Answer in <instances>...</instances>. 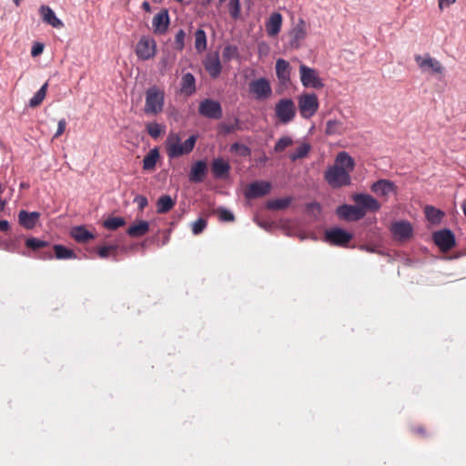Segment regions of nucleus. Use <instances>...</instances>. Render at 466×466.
Masks as SVG:
<instances>
[{
    "instance_id": "48",
    "label": "nucleus",
    "mask_w": 466,
    "mask_h": 466,
    "mask_svg": "<svg viewBox=\"0 0 466 466\" xmlns=\"http://www.w3.org/2000/svg\"><path fill=\"white\" fill-rule=\"evenodd\" d=\"M147 131L153 138H157L163 132L162 127L157 123H149L147 125Z\"/></svg>"
},
{
    "instance_id": "62",
    "label": "nucleus",
    "mask_w": 466,
    "mask_h": 466,
    "mask_svg": "<svg viewBox=\"0 0 466 466\" xmlns=\"http://www.w3.org/2000/svg\"><path fill=\"white\" fill-rule=\"evenodd\" d=\"M225 1H226V0H219V2H220V3H223V2H225Z\"/></svg>"
},
{
    "instance_id": "49",
    "label": "nucleus",
    "mask_w": 466,
    "mask_h": 466,
    "mask_svg": "<svg viewBox=\"0 0 466 466\" xmlns=\"http://www.w3.org/2000/svg\"><path fill=\"white\" fill-rule=\"evenodd\" d=\"M186 33L183 29L177 31L175 36V47L178 51H182L185 47Z\"/></svg>"
},
{
    "instance_id": "30",
    "label": "nucleus",
    "mask_w": 466,
    "mask_h": 466,
    "mask_svg": "<svg viewBox=\"0 0 466 466\" xmlns=\"http://www.w3.org/2000/svg\"><path fill=\"white\" fill-rule=\"evenodd\" d=\"M306 35L305 22L299 20V22L290 31V36L292 38L290 44L292 46H299V41L303 39Z\"/></svg>"
},
{
    "instance_id": "54",
    "label": "nucleus",
    "mask_w": 466,
    "mask_h": 466,
    "mask_svg": "<svg viewBox=\"0 0 466 466\" xmlns=\"http://www.w3.org/2000/svg\"><path fill=\"white\" fill-rule=\"evenodd\" d=\"M412 432L419 435V436H421V437H427L428 436V433L425 430V428L423 426H414L412 428Z\"/></svg>"
},
{
    "instance_id": "18",
    "label": "nucleus",
    "mask_w": 466,
    "mask_h": 466,
    "mask_svg": "<svg viewBox=\"0 0 466 466\" xmlns=\"http://www.w3.org/2000/svg\"><path fill=\"white\" fill-rule=\"evenodd\" d=\"M206 71L212 78H217L222 70V66L218 53L209 54L204 60Z\"/></svg>"
},
{
    "instance_id": "50",
    "label": "nucleus",
    "mask_w": 466,
    "mask_h": 466,
    "mask_svg": "<svg viewBox=\"0 0 466 466\" xmlns=\"http://www.w3.org/2000/svg\"><path fill=\"white\" fill-rule=\"evenodd\" d=\"M218 216H219V219L221 221H225V222H232L234 221L235 219V217L234 215L232 214V212H230L229 210L228 209H225V208H219L218 210Z\"/></svg>"
},
{
    "instance_id": "59",
    "label": "nucleus",
    "mask_w": 466,
    "mask_h": 466,
    "mask_svg": "<svg viewBox=\"0 0 466 466\" xmlns=\"http://www.w3.org/2000/svg\"><path fill=\"white\" fill-rule=\"evenodd\" d=\"M143 6L145 9H149V4L147 2H144Z\"/></svg>"
},
{
    "instance_id": "38",
    "label": "nucleus",
    "mask_w": 466,
    "mask_h": 466,
    "mask_svg": "<svg viewBox=\"0 0 466 466\" xmlns=\"http://www.w3.org/2000/svg\"><path fill=\"white\" fill-rule=\"evenodd\" d=\"M425 214L428 220L431 221V223L440 222L442 217L444 216L443 212L431 206H427L425 208Z\"/></svg>"
},
{
    "instance_id": "17",
    "label": "nucleus",
    "mask_w": 466,
    "mask_h": 466,
    "mask_svg": "<svg viewBox=\"0 0 466 466\" xmlns=\"http://www.w3.org/2000/svg\"><path fill=\"white\" fill-rule=\"evenodd\" d=\"M270 190V184L264 181H256L248 185L245 190L248 198H256L267 195Z\"/></svg>"
},
{
    "instance_id": "56",
    "label": "nucleus",
    "mask_w": 466,
    "mask_h": 466,
    "mask_svg": "<svg viewBox=\"0 0 466 466\" xmlns=\"http://www.w3.org/2000/svg\"><path fill=\"white\" fill-rule=\"evenodd\" d=\"M10 226L7 220H0V231H7Z\"/></svg>"
},
{
    "instance_id": "26",
    "label": "nucleus",
    "mask_w": 466,
    "mask_h": 466,
    "mask_svg": "<svg viewBox=\"0 0 466 466\" xmlns=\"http://www.w3.org/2000/svg\"><path fill=\"white\" fill-rule=\"evenodd\" d=\"M40 14L45 23L52 25L55 28H61L64 24L58 19L55 12L47 5H42L40 7Z\"/></svg>"
},
{
    "instance_id": "22",
    "label": "nucleus",
    "mask_w": 466,
    "mask_h": 466,
    "mask_svg": "<svg viewBox=\"0 0 466 466\" xmlns=\"http://www.w3.org/2000/svg\"><path fill=\"white\" fill-rule=\"evenodd\" d=\"M211 171L216 178H224L229 174L230 165L220 157L215 158L211 163Z\"/></svg>"
},
{
    "instance_id": "15",
    "label": "nucleus",
    "mask_w": 466,
    "mask_h": 466,
    "mask_svg": "<svg viewBox=\"0 0 466 466\" xmlns=\"http://www.w3.org/2000/svg\"><path fill=\"white\" fill-rule=\"evenodd\" d=\"M276 76L280 85L287 86L290 84L291 66L288 61L279 58L276 61Z\"/></svg>"
},
{
    "instance_id": "2",
    "label": "nucleus",
    "mask_w": 466,
    "mask_h": 466,
    "mask_svg": "<svg viewBox=\"0 0 466 466\" xmlns=\"http://www.w3.org/2000/svg\"><path fill=\"white\" fill-rule=\"evenodd\" d=\"M198 137L191 135L187 140L182 142L179 133L169 132L165 141V148L169 158H177L187 155L193 151L197 143Z\"/></svg>"
},
{
    "instance_id": "14",
    "label": "nucleus",
    "mask_w": 466,
    "mask_h": 466,
    "mask_svg": "<svg viewBox=\"0 0 466 466\" xmlns=\"http://www.w3.org/2000/svg\"><path fill=\"white\" fill-rule=\"evenodd\" d=\"M336 214L340 218L348 221H358L365 217V212L359 208L357 205H341L337 208Z\"/></svg>"
},
{
    "instance_id": "41",
    "label": "nucleus",
    "mask_w": 466,
    "mask_h": 466,
    "mask_svg": "<svg viewBox=\"0 0 466 466\" xmlns=\"http://www.w3.org/2000/svg\"><path fill=\"white\" fill-rule=\"evenodd\" d=\"M238 49L236 46L233 45H228L224 47L222 51V57L223 60L226 62H228L232 60L233 58L238 57Z\"/></svg>"
},
{
    "instance_id": "7",
    "label": "nucleus",
    "mask_w": 466,
    "mask_h": 466,
    "mask_svg": "<svg viewBox=\"0 0 466 466\" xmlns=\"http://www.w3.org/2000/svg\"><path fill=\"white\" fill-rule=\"evenodd\" d=\"M248 91L258 101L267 100L272 96L270 83L266 77H259L250 81Z\"/></svg>"
},
{
    "instance_id": "33",
    "label": "nucleus",
    "mask_w": 466,
    "mask_h": 466,
    "mask_svg": "<svg viewBox=\"0 0 466 466\" xmlns=\"http://www.w3.org/2000/svg\"><path fill=\"white\" fill-rule=\"evenodd\" d=\"M48 83L46 82L41 88L34 95V96L29 100L30 107H36L42 104L44 101L46 92H47Z\"/></svg>"
},
{
    "instance_id": "47",
    "label": "nucleus",
    "mask_w": 466,
    "mask_h": 466,
    "mask_svg": "<svg viewBox=\"0 0 466 466\" xmlns=\"http://www.w3.org/2000/svg\"><path fill=\"white\" fill-rule=\"evenodd\" d=\"M208 222L207 219L203 218H199L191 225V230L194 235H199L204 231V229L207 228Z\"/></svg>"
},
{
    "instance_id": "13",
    "label": "nucleus",
    "mask_w": 466,
    "mask_h": 466,
    "mask_svg": "<svg viewBox=\"0 0 466 466\" xmlns=\"http://www.w3.org/2000/svg\"><path fill=\"white\" fill-rule=\"evenodd\" d=\"M352 199L365 214L368 211L376 212L380 208L378 200L368 194H355L352 196Z\"/></svg>"
},
{
    "instance_id": "52",
    "label": "nucleus",
    "mask_w": 466,
    "mask_h": 466,
    "mask_svg": "<svg viewBox=\"0 0 466 466\" xmlns=\"http://www.w3.org/2000/svg\"><path fill=\"white\" fill-rule=\"evenodd\" d=\"M44 51V45L41 43H35L31 49V56L35 57L41 55Z\"/></svg>"
},
{
    "instance_id": "12",
    "label": "nucleus",
    "mask_w": 466,
    "mask_h": 466,
    "mask_svg": "<svg viewBox=\"0 0 466 466\" xmlns=\"http://www.w3.org/2000/svg\"><path fill=\"white\" fill-rule=\"evenodd\" d=\"M390 231L395 239L399 241H406L411 238L413 235V227L408 221L400 220L391 224Z\"/></svg>"
},
{
    "instance_id": "40",
    "label": "nucleus",
    "mask_w": 466,
    "mask_h": 466,
    "mask_svg": "<svg viewBox=\"0 0 466 466\" xmlns=\"http://www.w3.org/2000/svg\"><path fill=\"white\" fill-rule=\"evenodd\" d=\"M290 201L289 198L272 199L268 202L267 207L269 209L280 210L286 208L290 204Z\"/></svg>"
},
{
    "instance_id": "10",
    "label": "nucleus",
    "mask_w": 466,
    "mask_h": 466,
    "mask_svg": "<svg viewBox=\"0 0 466 466\" xmlns=\"http://www.w3.org/2000/svg\"><path fill=\"white\" fill-rule=\"evenodd\" d=\"M433 241L439 248L447 252L455 247V236L450 229H441L433 234Z\"/></svg>"
},
{
    "instance_id": "45",
    "label": "nucleus",
    "mask_w": 466,
    "mask_h": 466,
    "mask_svg": "<svg viewBox=\"0 0 466 466\" xmlns=\"http://www.w3.org/2000/svg\"><path fill=\"white\" fill-rule=\"evenodd\" d=\"M117 250V246L111 245V246H103L98 248L97 249V255L101 258H106L111 255H116Z\"/></svg>"
},
{
    "instance_id": "23",
    "label": "nucleus",
    "mask_w": 466,
    "mask_h": 466,
    "mask_svg": "<svg viewBox=\"0 0 466 466\" xmlns=\"http://www.w3.org/2000/svg\"><path fill=\"white\" fill-rule=\"evenodd\" d=\"M40 218V214L38 212H27L25 210H21L18 214V221L21 226H23L26 229L34 228Z\"/></svg>"
},
{
    "instance_id": "5",
    "label": "nucleus",
    "mask_w": 466,
    "mask_h": 466,
    "mask_svg": "<svg viewBox=\"0 0 466 466\" xmlns=\"http://www.w3.org/2000/svg\"><path fill=\"white\" fill-rule=\"evenodd\" d=\"M297 113L294 101L291 98H282L275 105V116L282 124L291 122Z\"/></svg>"
},
{
    "instance_id": "51",
    "label": "nucleus",
    "mask_w": 466,
    "mask_h": 466,
    "mask_svg": "<svg viewBox=\"0 0 466 466\" xmlns=\"http://www.w3.org/2000/svg\"><path fill=\"white\" fill-rule=\"evenodd\" d=\"M66 119H60L58 121V124H57V129H56V132L55 133L53 138H57L59 137L66 130Z\"/></svg>"
},
{
    "instance_id": "6",
    "label": "nucleus",
    "mask_w": 466,
    "mask_h": 466,
    "mask_svg": "<svg viewBox=\"0 0 466 466\" xmlns=\"http://www.w3.org/2000/svg\"><path fill=\"white\" fill-rule=\"evenodd\" d=\"M299 78L302 86L306 88L321 89L324 86L319 72L304 64L299 66Z\"/></svg>"
},
{
    "instance_id": "39",
    "label": "nucleus",
    "mask_w": 466,
    "mask_h": 466,
    "mask_svg": "<svg viewBox=\"0 0 466 466\" xmlns=\"http://www.w3.org/2000/svg\"><path fill=\"white\" fill-rule=\"evenodd\" d=\"M219 132L224 135L231 134L237 130H239L240 123L238 118H235L233 123H221L218 126Z\"/></svg>"
},
{
    "instance_id": "8",
    "label": "nucleus",
    "mask_w": 466,
    "mask_h": 466,
    "mask_svg": "<svg viewBox=\"0 0 466 466\" xmlns=\"http://www.w3.org/2000/svg\"><path fill=\"white\" fill-rule=\"evenodd\" d=\"M352 235L342 228H333L325 232L324 239L330 245L346 247L351 240Z\"/></svg>"
},
{
    "instance_id": "4",
    "label": "nucleus",
    "mask_w": 466,
    "mask_h": 466,
    "mask_svg": "<svg viewBox=\"0 0 466 466\" xmlns=\"http://www.w3.org/2000/svg\"><path fill=\"white\" fill-rule=\"evenodd\" d=\"M319 102L314 93H303L298 96V107L300 116L304 119H309L318 111Z\"/></svg>"
},
{
    "instance_id": "16",
    "label": "nucleus",
    "mask_w": 466,
    "mask_h": 466,
    "mask_svg": "<svg viewBox=\"0 0 466 466\" xmlns=\"http://www.w3.org/2000/svg\"><path fill=\"white\" fill-rule=\"evenodd\" d=\"M415 61L422 71L432 70L434 73L441 74L443 66L436 59L426 55L421 56L420 55L415 56Z\"/></svg>"
},
{
    "instance_id": "24",
    "label": "nucleus",
    "mask_w": 466,
    "mask_h": 466,
    "mask_svg": "<svg viewBox=\"0 0 466 466\" xmlns=\"http://www.w3.org/2000/svg\"><path fill=\"white\" fill-rule=\"evenodd\" d=\"M282 15L279 13H273L266 22V31L268 36H276L281 29Z\"/></svg>"
},
{
    "instance_id": "44",
    "label": "nucleus",
    "mask_w": 466,
    "mask_h": 466,
    "mask_svg": "<svg viewBox=\"0 0 466 466\" xmlns=\"http://www.w3.org/2000/svg\"><path fill=\"white\" fill-rule=\"evenodd\" d=\"M48 245V242L35 238H29L25 240V246L33 250H38L47 247Z\"/></svg>"
},
{
    "instance_id": "43",
    "label": "nucleus",
    "mask_w": 466,
    "mask_h": 466,
    "mask_svg": "<svg viewBox=\"0 0 466 466\" xmlns=\"http://www.w3.org/2000/svg\"><path fill=\"white\" fill-rule=\"evenodd\" d=\"M230 152L237 153L241 157H249L251 155V150L248 147L238 142L231 145Z\"/></svg>"
},
{
    "instance_id": "46",
    "label": "nucleus",
    "mask_w": 466,
    "mask_h": 466,
    "mask_svg": "<svg viewBox=\"0 0 466 466\" xmlns=\"http://www.w3.org/2000/svg\"><path fill=\"white\" fill-rule=\"evenodd\" d=\"M228 12L230 16L237 20L240 15V0H230L228 3Z\"/></svg>"
},
{
    "instance_id": "36",
    "label": "nucleus",
    "mask_w": 466,
    "mask_h": 466,
    "mask_svg": "<svg viewBox=\"0 0 466 466\" xmlns=\"http://www.w3.org/2000/svg\"><path fill=\"white\" fill-rule=\"evenodd\" d=\"M54 251L57 259H68L76 258V254L72 249H69L62 245H55Z\"/></svg>"
},
{
    "instance_id": "32",
    "label": "nucleus",
    "mask_w": 466,
    "mask_h": 466,
    "mask_svg": "<svg viewBox=\"0 0 466 466\" xmlns=\"http://www.w3.org/2000/svg\"><path fill=\"white\" fill-rule=\"evenodd\" d=\"M159 158V152L157 148L151 149L143 159V169L153 170Z\"/></svg>"
},
{
    "instance_id": "28",
    "label": "nucleus",
    "mask_w": 466,
    "mask_h": 466,
    "mask_svg": "<svg viewBox=\"0 0 466 466\" xmlns=\"http://www.w3.org/2000/svg\"><path fill=\"white\" fill-rule=\"evenodd\" d=\"M149 230V224L147 221L141 220L137 224L131 225L127 233L132 238H139L145 236Z\"/></svg>"
},
{
    "instance_id": "42",
    "label": "nucleus",
    "mask_w": 466,
    "mask_h": 466,
    "mask_svg": "<svg viewBox=\"0 0 466 466\" xmlns=\"http://www.w3.org/2000/svg\"><path fill=\"white\" fill-rule=\"evenodd\" d=\"M292 144L293 140L290 137H281L276 143L274 147V151L276 153H282L287 147H290Z\"/></svg>"
},
{
    "instance_id": "27",
    "label": "nucleus",
    "mask_w": 466,
    "mask_h": 466,
    "mask_svg": "<svg viewBox=\"0 0 466 466\" xmlns=\"http://www.w3.org/2000/svg\"><path fill=\"white\" fill-rule=\"evenodd\" d=\"M176 205V200L169 195L161 196L157 202V212L158 214H166L169 212Z\"/></svg>"
},
{
    "instance_id": "3",
    "label": "nucleus",
    "mask_w": 466,
    "mask_h": 466,
    "mask_svg": "<svg viewBox=\"0 0 466 466\" xmlns=\"http://www.w3.org/2000/svg\"><path fill=\"white\" fill-rule=\"evenodd\" d=\"M165 92L154 86L146 92V103L144 111L146 114L157 115L163 111Z\"/></svg>"
},
{
    "instance_id": "35",
    "label": "nucleus",
    "mask_w": 466,
    "mask_h": 466,
    "mask_svg": "<svg viewBox=\"0 0 466 466\" xmlns=\"http://www.w3.org/2000/svg\"><path fill=\"white\" fill-rule=\"evenodd\" d=\"M311 149V147L309 143H302L294 152L289 155V158L291 161L295 162L298 159L304 158L308 156Z\"/></svg>"
},
{
    "instance_id": "60",
    "label": "nucleus",
    "mask_w": 466,
    "mask_h": 466,
    "mask_svg": "<svg viewBox=\"0 0 466 466\" xmlns=\"http://www.w3.org/2000/svg\"><path fill=\"white\" fill-rule=\"evenodd\" d=\"M44 258H52L53 255H52L51 252H48Z\"/></svg>"
},
{
    "instance_id": "34",
    "label": "nucleus",
    "mask_w": 466,
    "mask_h": 466,
    "mask_svg": "<svg viewBox=\"0 0 466 466\" xmlns=\"http://www.w3.org/2000/svg\"><path fill=\"white\" fill-rule=\"evenodd\" d=\"M195 48L198 53L207 49V35L203 29H198L195 32Z\"/></svg>"
},
{
    "instance_id": "20",
    "label": "nucleus",
    "mask_w": 466,
    "mask_h": 466,
    "mask_svg": "<svg viewBox=\"0 0 466 466\" xmlns=\"http://www.w3.org/2000/svg\"><path fill=\"white\" fill-rule=\"evenodd\" d=\"M208 173V165L204 160L195 162L190 168L188 179L192 183L203 182Z\"/></svg>"
},
{
    "instance_id": "31",
    "label": "nucleus",
    "mask_w": 466,
    "mask_h": 466,
    "mask_svg": "<svg viewBox=\"0 0 466 466\" xmlns=\"http://www.w3.org/2000/svg\"><path fill=\"white\" fill-rule=\"evenodd\" d=\"M346 132L343 123L337 119H329L326 123L325 133L328 136L342 135Z\"/></svg>"
},
{
    "instance_id": "37",
    "label": "nucleus",
    "mask_w": 466,
    "mask_h": 466,
    "mask_svg": "<svg viewBox=\"0 0 466 466\" xmlns=\"http://www.w3.org/2000/svg\"><path fill=\"white\" fill-rule=\"evenodd\" d=\"M126 224L125 218L121 217H108L104 222L103 226L109 230H116Z\"/></svg>"
},
{
    "instance_id": "9",
    "label": "nucleus",
    "mask_w": 466,
    "mask_h": 466,
    "mask_svg": "<svg viewBox=\"0 0 466 466\" xmlns=\"http://www.w3.org/2000/svg\"><path fill=\"white\" fill-rule=\"evenodd\" d=\"M157 43L154 39L142 36L137 44L136 54L141 60H148L155 56Z\"/></svg>"
},
{
    "instance_id": "29",
    "label": "nucleus",
    "mask_w": 466,
    "mask_h": 466,
    "mask_svg": "<svg viewBox=\"0 0 466 466\" xmlns=\"http://www.w3.org/2000/svg\"><path fill=\"white\" fill-rule=\"evenodd\" d=\"M71 236L78 243H86L95 238V236L83 226L74 228L71 231Z\"/></svg>"
},
{
    "instance_id": "21",
    "label": "nucleus",
    "mask_w": 466,
    "mask_h": 466,
    "mask_svg": "<svg viewBox=\"0 0 466 466\" xmlns=\"http://www.w3.org/2000/svg\"><path fill=\"white\" fill-rule=\"evenodd\" d=\"M371 190L381 197H388L390 193L396 191V187L393 182L387 179H380L372 184Z\"/></svg>"
},
{
    "instance_id": "19",
    "label": "nucleus",
    "mask_w": 466,
    "mask_h": 466,
    "mask_svg": "<svg viewBox=\"0 0 466 466\" xmlns=\"http://www.w3.org/2000/svg\"><path fill=\"white\" fill-rule=\"evenodd\" d=\"M155 34H165L169 25V15L167 9H162L153 17L152 21Z\"/></svg>"
},
{
    "instance_id": "25",
    "label": "nucleus",
    "mask_w": 466,
    "mask_h": 466,
    "mask_svg": "<svg viewBox=\"0 0 466 466\" xmlns=\"http://www.w3.org/2000/svg\"><path fill=\"white\" fill-rule=\"evenodd\" d=\"M196 92V79L191 73L184 74L180 80V93L187 96Z\"/></svg>"
},
{
    "instance_id": "1",
    "label": "nucleus",
    "mask_w": 466,
    "mask_h": 466,
    "mask_svg": "<svg viewBox=\"0 0 466 466\" xmlns=\"http://www.w3.org/2000/svg\"><path fill=\"white\" fill-rule=\"evenodd\" d=\"M355 167L354 159L347 152H339L332 166L324 173V178L333 188H339L350 185V173Z\"/></svg>"
},
{
    "instance_id": "61",
    "label": "nucleus",
    "mask_w": 466,
    "mask_h": 466,
    "mask_svg": "<svg viewBox=\"0 0 466 466\" xmlns=\"http://www.w3.org/2000/svg\"><path fill=\"white\" fill-rule=\"evenodd\" d=\"M5 205V201H1L0 202V209L1 210L4 208Z\"/></svg>"
},
{
    "instance_id": "55",
    "label": "nucleus",
    "mask_w": 466,
    "mask_h": 466,
    "mask_svg": "<svg viewBox=\"0 0 466 466\" xmlns=\"http://www.w3.org/2000/svg\"><path fill=\"white\" fill-rule=\"evenodd\" d=\"M455 2L456 0H438V5L440 9L442 10L444 7H448Z\"/></svg>"
},
{
    "instance_id": "57",
    "label": "nucleus",
    "mask_w": 466,
    "mask_h": 466,
    "mask_svg": "<svg viewBox=\"0 0 466 466\" xmlns=\"http://www.w3.org/2000/svg\"><path fill=\"white\" fill-rule=\"evenodd\" d=\"M162 68H166L167 66V58H163L159 62Z\"/></svg>"
},
{
    "instance_id": "53",
    "label": "nucleus",
    "mask_w": 466,
    "mask_h": 466,
    "mask_svg": "<svg viewBox=\"0 0 466 466\" xmlns=\"http://www.w3.org/2000/svg\"><path fill=\"white\" fill-rule=\"evenodd\" d=\"M135 202L137 204L140 210H143L148 204L147 198L144 196L136 197Z\"/></svg>"
},
{
    "instance_id": "58",
    "label": "nucleus",
    "mask_w": 466,
    "mask_h": 466,
    "mask_svg": "<svg viewBox=\"0 0 466 466\" xmlns=\"http://www.w3.org/2000/svg\"><path fill=\"white\" fill-rule=\"evenodd\" d=\"M461 208H462L463 213L466 217V199L463 201Z\"/></svg>"
},
{
    "instance_id": "11",
    "label": "nucleus",
    "mask_w": 466,
    "mask_h": 466,
    "mask_svg": "<svg viewBox=\"0 0 466 466\" xmlns=\"http://www.w3.org/2000/svg\"><path fill=\"white\" fill-rule=\"evenodd\" d=\"M198 112L201 116L211 118L219 119L222 117V107L218 101L212 99H204L200 102Z\"/></svg>"
}]
</instances>
